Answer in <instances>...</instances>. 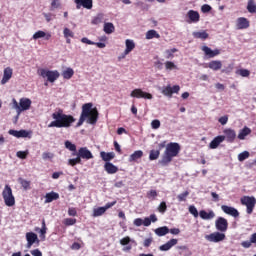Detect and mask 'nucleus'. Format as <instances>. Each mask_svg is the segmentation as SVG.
Returning <instances> with one entry per match:
<instances>
[{"label":"nucleus","mask_w":256,"mask_h":256,"mask_svg":"<svg viewBox=\"0 0 256 256\" xmlns=\"http://www.w3.org/2000/svg\"><path fill=\"white\" fill-rule=\"evenodd\" d=\"M179 151H181V146H179V143L170 142L167 144L166 150L164 152H166L171 157H177V155H179Z\"/></svg>","instance_id":"nucleus-10"},{"label":"nucleus","mask_w":256,"mask_h":256,"mask_svg":"<svg viewBox=\"0 0 256 256\" xmlns=\"http://www.w3.org/2000/svg\"><path fill=\"white\" fill-rule=\"evenodd\" d=\"M159 90L162 95L171 99V97H173V93H179V91H181V87L179 85H174L173 87H171V85H167L159 88Z\"/></svg>","instance_id":"nucleus-8"},{"label":"nucleus","mask_w":256,"mask_h":256,"mask_svg":"<svg viewBox=\"0 0 256 256\" xmlns=\"http://www.w3.org/2000/svg\"><path fill=\"white\" fill-rule=\"evenodd\" d=\"M199 217L200 219H203V221H211L212 219H215V211L213 210H200L199 211Z\"/></svg>","instance_id":"nucleus-18"},{"label":"nucleus","mask_w":256,"mask_h":256,"mask_svg":"<svg viewBox=\"0 0 256 256\" xmlns=\"http://www.w3.org/2000/svg\"><path fill=\"white\" fill-rule=\"evenodd\" d=\"M45 203H52V201H57L59 199V193L57 192H50L47 193L45 196Z\"/></svg>","instance_id":"nucleus-31"},{"label":"nucleus","mask_w":256,"mask_h":256,"mask_svg":"<svg viewBox=\"0 0 256 256\" xmlns=\"http://www.w3.org/2000/svg\"><path fill=\"white\" fill-rule=\"evenodd\" d=\"M63 35H64L65 39L75 37V33H73V31H71V29H69V28H64Z\"/></svg>","instance_id":"nucleus-50"},{"label":"nucleus","mask_w":256,"mask_h":256,"mask_svg":"<svg viewBox=\"0 0 256 256\" xmlns=\"http://www.w3.org/2000/svg\"><path fill=\"white\" fill-rule=\"evenodd\" d=\"M75 223H77V219L75 218H66L63 220V224L66 227H71L72 225H75Z\"/></svg>","instance_id":"nucleus-49"},{"label":"nucleus","mask_w":256,"mask_h":256,"mask_svg":"<svg viewBox=\"0 0 256 256\" xmlns=\"http://www.w3.org/2000/svg\"><path fill=\"white\" fill-rule=\"evenodd\" d=\"M187 197H189V191H185L177 196L178 201L181 203L183 201H187Z\"/></svg>","instance_id":"nucleus-54"},{"label":"nucleus","mask_w":256,"mask_h":256,"mask_svg":"<svg viewBox=\"0 0 256 256\" xmlns=\"http://www.w3.org/2000/svg\"><path fill=\"white\" fill-rule=\"evenodd\" d=\"M130 97H133L134 99H148L151 101V99H153V94L145 92L141 88H136L131 91Z\"/></svg>","instance_id":"nucleus-7"},{"label":"nucleus","mask_w":256,"mask_h":256,"mask_svg":"<svg viewBox=\"0 0 256 256\" xmlns=\"http://www.w3.org/2000/svg\"><path fill=\"white\" fill-rule=\"evenodd\" d=\"M201 11H202V13H209V11H211V5H209V4L202 5Z\"/></svg>","instance_id":"nucleus-63"},{"label":"nucleus","mask_w":256,"mask_h":256,"mask_svg":"<svg viewBox=\"0 0 256 256\" xmlns=\"http://www.w3.org/2000/svg\"><path fill=\"white\" fill-rule=\"evenodd\" d=\"M11 77H13V69L11 67L5 68L3 72V78L1 80V85L9 83Z\"/></svg>","instance_id":"nucleus-19"},{"label":"nucleus","mask_w":256,"mask_h":256,"mask_svg":"<svg viewBox=\"0 0 256 256\" xmlns=\"http://www.w3.org/2000/svg\"><path fill=\"white\" fill-rule=\"evenodd\" d=\"M73 75H75V71L73 70V68H66L63 72H62V77L64 79H71V77H73Z\"/></svg>","instance_id":"nucleus-40"},{"label":"nucleus","mask_w":256,"mask_h":256,"mask_svg":"<svg viewBox=\"0 0 256 256\" xmlns=\"http://www.w3.org/2000/svg\"><path fill=\"white\" fill-rule=\"evenodd\" d=\"M52 122L48 124L49 128L56 127L57 129H69L75 123V117L63 113V110H58L52 114Z\"/></svg>","instance_id":"nucleus-2"},{"label":"nucleus","mask_w":256,"mask_h":256,"mask_svg":"<svg viewBox=\"0 0 256 256\" xmlns=\"http://www.w3.org/2000/svg\"><path fill=\"white\" fill-rule=\"evenodd\" d=\"M53 157H55V154H53L51 152H43V154H42V159L44 161L51 160V159H53Z\"/></svg>","instance_id":"nucleus-57"},{"label":"nucleus","mask_w":256,"mask_h":256,"mask_svg":"<svg viewBox=\"0 0 256 256\" xmlns=\"http://www.w3.org/2000/svg\"><path fill=\"white\" fill-rule=\"evenodd\" d=\"M126 49H125V54L131 53L133 49H135V41L131 39H126L125 41Z\"/></svg>","instance_id":"nucleus-38"},{"label":"nucleus","mask_w":256,"mask_h":256,"mask_svg":"<svg viewBox=\"0 0 256 256\" xmlns=\"http://www.w3.org/2000/svg\"><path fill=\"white\" fill-rule=\"evenodd\" d=\"M208 67L212 71H219L223 67V63L221 60H212L208 63Z\"/></svg>","instance_id":"nucleus-26"},{"label":"nucleus","mask_w":256,"mask_h":256,"mask_svg":"<svg viewBox=\"0 0 256 256\" xmlns=\"http://www.w3.org/2000/svg\"><path fill=\"white\" fill-rule=\"evenodd\" d=\"M27 155H29V151H18L16 153V157H18V159H27Z\"/></svg>","instance_id":"nucleus-58"},{"label":"nucleus","mask_w":256,"mask_h":256,"mask_svg":"<svg viewBox=\"0 0 256 256\" xmlns=\"http://www.w3.org/2000/svg\"><path fill=\"white\" fill-rule=\"evenodd\" d=\"M223 134L224 135L222 136L224 137V141H226L227 143H234L235 139H237V132H235V130L231 128L224 129Z\"/></svg>","instance_id":"nucleus-11"},{"label":"nucleus","mask_w":256,"mask_h":256,"mask_svg":"<svg viewBox=\"0 0 256 256\" xmlns=\"http://www.w3.org/2000/svg\"><path fill=\"white\" fill-rule=\"evenodd\" d=\"M104 169H105L106 173H108V175H115V173H117V171H119V168L111 162H106L104 164Z\"/></svg>","instance_id":"nucleus-23"},{"label":"nucleus","mask_w":256,"mask_h":256,"mask_svg":"<svg viewBox=\"0 0 256 256\" xmlns=\"http://www.w3.org/2000/svg\"><path fill=\"white\" fill-rule=\"evenodd\" d=\"M2 197L7 207H13V205H15V196H13V190L11 189V186L5 185L2 192Z\"/></svg>","instance_id":"nucleus-5"},{"label":"nucleus","mask_w":256,"mask_h":256,"mask_svg":"<svg viewBox=\"0 0 256 256\" xmlns=\"http://www.w3.org/2000/svg\"><path fill=\"white\" fill-rule=\"evenodd\" d=\"M158 211L159 213H165L167 211V203L166 202H161L160 205L158 206Z\"/></svg>","instance_id":"nucleus-59"},{"label":"nucleus","mask_w":256,"mask_h":256,"mask_svg":"<svg viewBox=\"0 0 256 256\" xmlns=\"http://www.w3.org/2000/svg\"><path fill=\"white\" fill-rule=\"evenodd\" d=\"M61 7V2L59 0H52L51 8L52 9H59Z\"/></svg>","instance_id":"nucleus-62"},{"label":"nucleus","mask_w":256,"mask_h":256,"mask_svg":"<svg viewBox=\"0 0 256 256\" xmlns=\"http://www.w3.org/2000/svg\"><path fill=\"white\" fill-rule=\"evenodd\" d=\"M76 155L80 160L86 159V161H89V159H93V153H91L87 147H81L78 149V153Z\"/></svg>","instance_id":"nucleus-14"},{"label":"nucleus","mask_w":256,"mask_h":256,"mask_svg":"<svg viewBox=\"0 0 256 256\" xmlns=\"http://www.w3.org/2000/svg\"><path fill=\"white\" fill-rule=\"evenodd\" d=\"M30 253L33 256H43V253L39 249H34V250L30 251Z\"/></svg>","instance_id":"nucleus-64"},{"label":"nucleus","mask_w":256,"mask_h":256,"mask_svg":"<svg viewBox=\"0 0 256 256\" xmlns=\"http://www.w3.org/2000/svg\"><path fill=\"white\" fill-rule=\"evenodd\" d=\"M177 243H179V240L172 238L167 243L161 245L159 247V250L160 251H169L172 247H175V245H177Z\"/></svg>","instance_id":"nucleus-21"},{"label":"nucleus","mask_w":256,"mask_h":256,"mask_svg":"<svg viewBox=\"0 0 256 256\" xmlns=\"http://www.w3.org/2000/svg\"><path fill=\"white\" fill-rule=\"evenodd\" d=\"M38 74L43 79H47V81H49V83H55L56 79H59V77L61 75V74H59V71H57V70H47L45 68L38 70Z\"/></svg>","instance_id":"nucleus-4"},{"label":"nucleus","mask_w":256,"mask_h":256,"mask_svg":"<svg viewBox=\"0 0 256 256\" xmlns=\"http://www.w3.org/2000/svg\"><path fill=\"white\" fill-rule=\"evenodd\" d=\"M31 99L21 98L19 102L15 98L12 99V108L15 109L18 115H21L23 111H29L31 109Z\"/></svg>","instance_id":"nucleus-3"},{"label":"nucleus","mask_w":256,"mask_h":256,"mask_svg":"<svg viewBox=\"0 0 256 256\" xmlns=\"http://www.w3.org/2000/svg\"><path fill=\"white\" fill-rule=\"evenodd\" d=\"M31 139V131L18 130V139Z\"/></svg>","instance_id":"nucleus-43"},{"label":"nucleus","mask_w":256,"mask_h":256,"mask_svg":"<svg viewBox=\"0 0 256 256\" xmlns=\"http://www.w3.org/2000/svg\"><path fill=\"white\" fill-rule=\"evenodd\" d=\"M241 205H244L246 207V213L248 215H251L253 213V210L255 209L256 205V199L255 196H243L240 199Z\"/></svg>","instance_id":"nucleus-6"},{"label":"nucleus","mask_w":256,"mask_h":256,"mask_svg":"<svg viewBox=\"0 0 256 256\" xmlns=\"http://www.w3.org/2000/svg\"><path fill=\"white\" fill-rule=\"evenodd\" d=\"M76 4V9H93V0H74Z\"/></svg>","instance_id":"nucleus-15"},{"label":"nucleus","mask_w":256,"mask_h":256,"mask_svg":"<svg viewBox=\"0 0 256 256\" xmlns=\"http://www.w3.org/2000/svg\"><path fill=\"white\" fill-rule=\"evenodd\" d=\"M177 51V48L165 50V59H173L175 57L174 53H177Z\"/></svg>","instance_id":"nucleus-45"},{"label":"nucleus","mask_w":256,"mask_h":256,"mask_svg":"<svg viewBox=\"0 0 256 256\" xmlns=\"http://www.w3.org/2000/svg\"><path fill=\"white\" fill-rule=\"evenodd\" d=\"M189 21L188 23H199L201 16L199 15V12L195 10H189L188 13Z\"/></svg>","instance_id":"nucleus-20"},{"label":"nucleus","mask_w":256,"mask_h":256,"mask_svg":"<svg viewBox=\"0 0 256 256\" xmlns=\"http://www.w3.org/2000/svg\"><path fill=\"white\" fill-rule=\"evenodd\" d=\"M100 157L102 161H105L106 163H109V161H112V159H115V152H100Z\"/></svg>","instance_id":"nucleus-27"},{"label":"nucleus","mask_w":256,"mask_h":256,"mask_svg":"<svg viewBox=\"0 0 256 256\" xmlns=\"http://www.w3.org/2000/svg\"><path fill=\"white\" fill-rule=\"evenodd\" d=\"M237 75H240L241 77H249L251 75V72L247 69H240L236 71Z\"/></svg>","instance_id":"nucleus-52"},{"label":"nucleus","mask_w":256,"mask_h":256,"mask_svg":"<svg viewBox=\"0 0 256 256\" xmlns=\"http://www.w3.org/2000/svg\"><path fill=\"white\" fill-rule=\"evenodd\" d=\"M215 227L217 231H220V233H225L229 227V222H227V219L224 217H218L215 221Z\"/></svg>","instance_id":"nucleus-12"},{"label":"nucleus","mask_w":256,"mask_h":256,"mask_svg":"<svg viewBox=\"0 0 256 256\" xmlns=\"http://www.w3.org/2000/svg\"><path fill=\"white\" fill-rule=\"evenodd\" d=\"M228 121H229V117L227 115L222 116L218 119V122L220 125H227Z\"/></svg>","instance_id":"nucleus-60"},{"label":"nucleus","mask_w":256,"mask_h":256,"mask_svg":"<svg viewBox=\"0 0 256 256\" xmlns=\"http://www.w3.org/2000/svg\"><path fill=\"white\" fill-rule=\"evenodd\" d=\"M247 135H251V128L245 126L243 129H241L238 133V139H240V141L245 140V137H247Z\"/></svg>","instance_id":"nucleus-30"},{"label":"nucleus","mask_w":256,"mask_h":256,"mask_svg":"<svg viewBox=\"0 0 256 256\" xmlns=\"http://www.w3.org/2000/svg\"><path fill=\"white\" fill-rule=\"evenodd\" d=\"M234 69V65L233 64H229L228 66H226L225 68H223L221 70V73H225L226 75H229L230 73L233 72Z\"/></svg>","instance_id":"nucleus-55"},{"label":"nucleus","mask_w":256,"mask_h":256,"mask_svg":"<svg viewBox=\"0 0 256 256\" xmlns=\"http://www.w3.org/2000/svg\"><path fill=\"white\" fill-rule=\"evenodd\" d=\"M103 31L106 33V35H111V33L115 32V25H113L111 22H107L104 24Z\"/></svg>","instance_id":"nucleus-37"},{"label":"nucleus","mask_w":256,"mask_h":256,"mask_svg":"<svg viewBox=\"0 0 256 256\" xmlns=\"http://www.w3.org/2000/svg\"><path fill=\"white\" fill-rule=\"evenodd\" d=\"M221 210L223 211V213H226V215H230L231 217H239V211L234 207L222 205Z\"/></svg>","instance_id":"nucleus-17"},{"label":"nucleus","mask_w":256,"mask_h":256,"mask_svg":"<svg viewBox=\"0 0 256 256\" xmlns=\"http://www.w3.org/2000/svg\"><path fill=\"white\" fill-rule=\"evenodd\" d=\"M35 231H39L40 238L44 241L45 239V234L47 233V226L45 224V220L42 221V228H36Z\"/></svg>","instance_id":"nucleus-42"},{"label":"nucleus","mask_w":256,"mask_h":256,"mask_svg":"<svg viewBox=\"0 0 256 256\" xmlns=\"http://www.w3.org/2000/svg\"><path fill=\"white\" fill-rule=\"evenodd\" d=\"M189 213L193 215V217L197 218L199 217V211H197V208L194 205L189 206Z\"/></svg>","instance_id":"nucleus-56"},{"label":"nucleus","mask_w":256,"mask_h":256,"mask_svg":"<svg viewBox=\"0 0 256 256\" xmlns=\"http://www.w3.org/2000/svg\"><path fill=\"white\" fill-rule=\"evenodd\" d=\"M159 155H161V151L159 150H151L149 154L150 161H157L159 159Z\"/></svg>","instance_id":"nucleus-46"},{"label":"nucleus","mask_w":256,"mask_h":256,"mask_svg":"<svg viewBox=\"0 0 256 256\" xmlns=\"http://www.w3.org/2000/svg\"><path fill=\"white\" fill-rule=\"evenodd\" d=\"M202 51H204L205 55L207 57H210V59H213V57H217V55H220L221 51L219 49L212 50L208 46H203Z\"/></svg>","instance_id":"nucleus-22"},{"label":"nucleus","mask_w":256,"mask_h":256,"mask_svg":"<svg viewBox=\"0 0 256 256\" xmlns=\"http://www.w3.org/2000/svg\"><path fill=\"white\" fill-rule=\"evenodd\" d=\"M45 38L46 41H49L51 39V33H45L43 30H39L35 32L32 36V39L37 40V39H43Z\"/></svg>","instance_id":"nucleus-25"},{"label":"nucleus","mask_w":256,"mask_h":256,"mask_svg":"<svg viewBox=\"0 0 256 256\" xmlns=\"http://www.w3.org/2000/svg\"><path fill=\"white\" fill-rule=\"evenodd\" d=\"M26 241H27V245H26L27 249H31V247H33L35 243L39 245V237L37 236V234H35V232H27Z\"/></svg>","instance_id":"nucleus-13"},{"label":"nucleus","mask_w":256,"mask_h":256,"mask_svg":"<svg viewBox=\"0 0 256 256\" xmlns=\"http://www.w3.org/2000/svg\"><path fill=\"white\" fill-rule=\"evenodd\" d=\"M192 35L194 39H202V41H205V39L209 38V34L205 30L193 32Z\"/></svg>","instance_id":"nucleus-33"},{"label":"nucleus","mask_w":256,"mask_h":256,"mask_svg":"<svg viewBox=\"0 0 256 256\" xmlns=\"http://www.w3.org/2000/svg\"><path fill=\"white\" fill-rule=\"evenodd\" d=\"M246 9H247L248 13H256L255 0H248Z\"/></svg>","instance_id":"nucleus-44"},{"label":"nucleus","mask_w":256,"mask_h":256,"mask_svg":"<svg viewBox=\"0 0 256 256\" xmlns=\"http://www.w3.org/2000/svg\"><path fill=\"white\" fill-rule=\"evenodd\" d=\"M164 65L166 71H173V69H178L177 66L171 61H166Z\"/></svg>","instance_id":"nucleus-51"},{"label":"nucleus","mask_w":256,"mask_h":256,"mask_svg":"<svg viewBox=\"0 0 256 256\" xmlns=\"http://www.w3.org/2000/svg\"><path fill=\"white\" fill-rule=\"evenodd\" d=\"M225 233L223 232H214L205 236L206 241L209 243H221V241H225Z\"/></svg>","instance_id":"nucleus-9"},{"label":"nucleus","mask_w":256,"mask_h":256,"mask_svg":"<svg viewBox=\"0 0 256 256\" xmlns=\"http://www.w3.org/2000/svg\"><path fill=\"white\" fill-rule=\"evenodd\" d=\"M99 120V111L97 108H93V103H86L82 106V112L77 123V127H81L83 123L88 125H95Z\"/></svg>","instance_id":"nucleus-1"},{"label":"nucleus","mask_w":256,"mask_h":256,"mask_svg":"<svg viewBox=\"0 0 256 256\" xmlns=\"http://www.w3.org/2000/svg\"><path fill=\"white\" fill-rule=\"evenodd\" d=\"M223 141H225V137L223 135L216 136L209 144L210 149H217Z\"/></svg>","instance_id":"nucleus-24"},{"label":"nucleus","mask_w":256,"mask_h":256,"mask_svg":"<svg viewBox=\"0 0 256 256\" xmlns=\"http://www.w3.org/2000/svg\"><path fill=\"white\" fill-rule=\"evenodd\" d=\"M79 163H81V159L78 156L68 160V165H71V167H75V165H79Z\"/></svg>","instance_id":"nucleus-53"},{"label":"nucleus","mask_w":256,"mask_h":256,"mask_svg":"<svg viewBox=\"0 0 256 256\" xmlns=\"http://www.w3.org/2000/svg\"><path fill=\"white\" fill-rule=\"evenodd\" d=\"M161 35L157 33L156 30H149L146 32V39H160Z\"/></svg>","instance_id":"nucleus-41"},{"label":"nucleus","mask_w":256,"mask_h":256,"mask_svg":"<svg viewBox=\"0 0 256 256\" xmlns=\"http://www.w3.org/2000/svg\"><path fill=\"white\" fill-rule=\"evenodd\" d=\"M105 212H106V210L103 206L94 208L93 209V217H101V215H104Z\"/></svg>","instance_id":"nucleus-47"},{"label":"nucleus","mask_w":256,"mask_h":256,"mask_svg":"<svg viewBox=\"0 0 256 256\" xmlns=\"http://www.w3.org/2000/svg\"><path fill=\"white\" fill-rule=\"evenodd\" d=\"M105 21V14L99 13L96 16L93 17L91 23L92 25H99Z\"/></svg>","instance_id":"nucleus-34"},{"label":"nucleus","mask_w":256,"mask_h":256,"mask_svg":"<svg viewBox=\"0 0 256 256\" xmlns=\"http://www.w3.org/2000/svg\"><path fill=\"white\" fill-rule=\"evenodd\" d=\"M144 227H149L151 223H157V215L151 214L142 220Z\"/></svg>","instance_id":"nucleus-29"},{"label":"nucleus","mask_w":256,"mask_h":256,"mask_svg":"<svg viewBox=\"0 0 256 256\" xmlns=\"http://www.w3.org/2000/svg\"><path fill=\"white\" fill-rule=\"evenodd\" d=\"M152 129H159L161 127V121L155 119L151 122Z\"/></svg>","instance_id":"nucleus-61"},{"label":"nucleus","mask_w":256,"mask_h":256,"mask_svg":"<svg viewBox=\"0 0 256 256\" xmlns=\"http://www.w3.org/2000/svg\"><path fill=\"white\" fill-rule=\"evenodd\" d=\"M143 157V151L142 150H136L134 153H132L128 159L129 163H133V161H137L138 159H141Z\"/></svg>","instance_id":"nucleus-32"},{"label":"nucleus","mask_w":256,"mask_h":256,"mask_svg":"<svg viewBox=\"0 0 256 256\" xmlns=\"http://www.w3.org/2000/svg\"><path fill=\"white\" fill-rule=\"evenodd\" d=\"M250 155L251 154L249 153V151H243L240 154H238V161H240V163H243V161L249 159Z\"/></svg>","instance_id":"nucleus-48"},{"label":"nucleus","mask_w":256,"mask_h":256,"mask_svg":"<svg viewBox=\"0 0 256 256\" xmlns=\"http://www.w3.org/2000/svg\"><path fill=\"white\" fill-rule=\"evenodd\" d=\"M168 233H169V227L167 226H163L155 229V234L158 237H165V235H167Z\"/></svg>","instance_id":"nucleus-36"},{"label":"nucleus","mask_w":256,"mask_h":256,"mask_svg":"<svg viewBox=\"0 0 256 256\" xmlns=\"http://www.w3.org/2000/svg\"><path fill=\"white\" fill-rule=\"evenodd\" d=\"M18 183L23 187L24 191H29L31 189V181L25 180L23 178H18Z\"/></svg>","instance_id":"nucleus-39"},{"label":"nucleus","mask_w":256,"mask_h":256,"mask_svg":"<svg viewBox=\"0 0 256 256\" xmlns=\"http://www.w3.org/2000/svg\"><path fill=\"white\" fill-rule=\"evenodd\" d=\"M171 161H173V156L164 152V155H163L162 159L159 161V163L163 167H167V165H169V163H171Z\"/></svg>","instance_id":"nucleus-28"},{"label":"nucleus","mask_w":256,"mask_h":256,"mask_svg":"<svg viewBox=\"0 0 256 256\" xmlns=\"http://www.w3.org/2000/svg\"><path fill=\"white\" fill-rule=\"evenodd\" d=\"M64 145L68 151L72 152V155H77V145L73 144L71 141L66 140Z\"/></svg>","instance_id":"nucleus-35"},{"label":"nucleus","mask_w":256,"mask_h":256,"mask_svg":"<svg viewBox=\"0 0 256 256\" xmlns=\"http://www.w3.org/2000/svg\"><path fill=\"white\" fill-rule=\"evenodd\" d=\"M249 27H250V22L247 18H245V17L237 18L236 29L243 30V29H249Z\"/></svg>","instance_id":"nucleus-16"}]
</instances>
